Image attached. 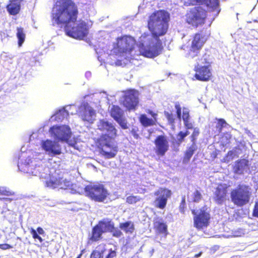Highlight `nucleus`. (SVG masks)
I'll list each match as a JSON object with an SVG mask.
<instances>
[{
	"mask_svg": "<svg viewBox=\"0 0 258 258\" xmlns=\"http://www.w3.org/2000/svg\"><path fill=\"white\" fill-rule=\"evenodd\" d=\"M172 192L171 190L165 188L160 187L154 193L155 196H158L155 200V207L164 209L167 205L168 199L171 197Z\"/></svg>",
	"mask_w": 258,
	"mask_h": 258,
	"instance_id": "14",
	"label": "nucleus"
},
{
	"mask_svg": "<svg viewBox=\"0 0 258 258\" xmlns=\"http://www.w3.org/2000/svg\"><path fill=\"white\" fill-rule=\"evenodd\" d=\"M153 228L156 234L161 235V237L166 238L169 233L168 226L166 223L163 221H157L154 222Z\"/></svg>",
	"mask_w": 258,
	"mask_h": 258,
	"instance_id": "22",
	"label": "nucleus"
},
{
	"mask_svg": "<svg viewBox=\"0 0 258 258\" xmlns=\"http://www.w3.org/2000/svg\"><path fill=\"white\" fill-rule=\"evenodd\" d=\"M122 104L128 111L136 110L139 105L138 92L135 90H128L123 96Z\"/></svg>",
	"mask_w": 258,
	"mask_h": 258,
	"instance_id": "13",
	"label": "nucleus"
},
{
	"mask_svg": "<svg viewBox=\"0 0 258 258\" xmlns=\"http://www.w3.org/2000/svg\"><path fill=\"white\" fill-rule=\"evenodd\" d=\"M6 9L11 15H16L19 13L21 9V2L19 0H10Z\"/></svg>",
	"mask_w": 258,
	"mask_h": 258,
	"instance_id": "23",
	"label": "nucleus"
},
{
	"mask_svg": "<svg viewBox=\"0 0 258 258\" xmlns=\"http://www.w3.org/2000/svg\"><path fill=\"white\" fill-rule=\"evenodd\" d=\"M252 195L250 186L244 183H239L230 192L231 201L238 207H243L249 203Z\"/></svg>",
	"mask_w": 258,
	"mask_h": 258,
	"instance_id": "4",
	"label": "nucleus"
},
{
	"mask_svg": "<svg viewBox=\"0 0 258 258\" xmlns=\"http://www.w3.org/2000/svg\"><path fill=\"white\" fill-rule=\"evenodd\" d=\"M49 131L51 136L58 142H67L71 137V130L68 125L53 126L50 128Z\"/></svg>",
	"mask_w": 258,
	"mask_h": 258,
	"instance_id": "12",
	"label": "nucleus"
},
{
	"mask_svg": "<svg viewBox=\"0 0 258 258\" xmlns=\"http://www.w3.org/2000/svg\"><path fill=\"white\" fill-rule=\"evenodd\" d=\"M217 121L216 126L213 129L215 136H218L222 131L223 128L228 125V123L223 118H216Z\"/></svg>",
	"mask_w": 258,
	"mask_h": 258,
	"instance_id": "28",
	"label": "nucleus"
},
{
	"mask_svg": "<svg viewBox=\"0 0 258 258\" xmlns=\"http://www.w3.org/2000/svg\"><path fill=\"white\" fill-rule=\"evenodd\" d=\"M197 150L196 146L191 145L189 147L184 153L182 159V162L183 164H186L189 163L191 157Z\"/></svg>",
	"mask_w": 258,
	"mask_h": 258,
	"instance_id": "27",
	"label": "nucleus"
},
{
	"mask_svg": "<svg viewBox=\"0 0 258 258\" xmlns=\"http://www.w3.org/2000/svg\"><path fill=\"white\" fill-rule=\"evenodd\" d=\"M154 151L158 157H163L169 150V141L164 135L157 136L154 142Z\"/></svg>",
	"mask_w": 258,
	"mask_h": 258,
	"instance_id": "11",
	"label": "nucleus"
},
{
	"mask_svg": "<svg viewBox=\"0 0 258 258\" xmlns=\"http://www.w3.org/2000/svg\"><path fill=\"white\" fill-rule=\"evenodd\" d=\"M82 255V253H81L80 254L78 255V256L76 258H81Z\"/></svg>",
	"mask_w": 258,
	"mask_h": 258,
	"instance_id": "56",
	"label": "nucleus"
},
{
	"mask_svg": "<svg viewBox=\"0 0 258 258\" xmlns=\"http://www.w3.org/2000/svg\"><path fill=\"white\" fill-rule=\"evenodd\" d=\"M13 248V246L7 243L0 244V249L2 250H6Z\"/></svg>",
	"mask_w": 258,
	"mask_h": 258,
	"instance_id": "45",
	"label": "nucleus"
},
{
	"mask_svg": "<svg viewBox=\"0 0 258 258\" xmlns=\"http://www.w3.org/2000/svg\"><path fill=\"white\" fill-rule=\"evenodd\" d=\"M109 232L112 233V236L116 238H119L123 235V233L121 230L118 229L117 228L115 227L114 226L113 229H112L111 231H109Z\"/></svg>",
	"mask_w": 258,
	"mask_h": 258,
	"instance_id": "41",
	"label": "nucleus"
},
{
	"mask_svg": "<svg viewBox=\"0 0 258 258\" xmlns=\"http://www.w3.org/2000/svg\"><path fill=\"white\" fill-rule=\"evenodd\" d=\"M257 111H258V108H257Z\"/></svg>",
	"mask_w": 258,
	"mask_h": 258,
	"instance_id": "58",
	"label": "nucleus"
},
{
	"mask_svg": "<svg viewBox=\"0 0 258 258\" xmlns=\"http://www.w3.org/2000/svg\"><path fill=\"white\" fill-rule=\"evenodd\" d=\"M79 15L76 3L72 0H59L52 8L51 18L53 24L63 27L66 34L75 39L83 40L89 33L87 23L80 21L76 27L70 28L71 24H75Z\"/></svg>",
	"mask_w": 258,
	"mask_h": 258,
	"instance_id": "2",
	"label": "nucleus"
},
{
	"mask_svg": "<svg viewBox=\"0 0 258 258\" xmlns=\"http://www.w3.org/2000/svg\"><path fill=\"white\" fill-rule=\"evenodd\" d=\"M200 63L195 67L194 77L197 80L202 82L210 81L212 77L211 63L209 55L205 53L199 59Z\"/></svg>",
	"mask_w": 258,
	"mask_h": 258,
	"instance_id": "5",
	"label": "nucleus"
},
{
	"mask_svg": "<svg viewBox=\"0 0 258 258\" xmlns=\"http://www.w3.org/2000/svg\"><path fill=\"white\" fill-rule=\"evenodd\" d=\"M177 140L176 141V143L178 145H180L184 141V138H185L183 131H180L176 135Z\"/></svg>",
	"mask_w": 258,
	"mask_h": 258,
	"instance_id": "38",
	"label": "nucleus"
},
{
	"mask_svg": "<svg viewBox=\"0 0 258 258\" xmlns=\"http://www.w3.org/2000/svg\"><path fill=\"white\" fill-rule=\"evenodd\" d=\"M97 127L100 131L107 133L102 134L96 141L100 154L107 159L115 157L118 152V146L115 141L117 135L116 128L111 123L104 119L99 121Z\"/></svg>",
	"mask_w": 258,
	"mask_h": 258,
	"instance_id": "3",
	"label": "nucleus"
},
{
	"mask_svg": "<svg viewBox=\"0 0 258 258\" xmlns=\"http://www.w3.org/2000/svg\"><path fill=\"white\" fill-rule=\"evenodd\" d=\"M184 125L187 130L192 129L193 128L192 124L189 122V120L183 121Z\"/></svg>",
	"mask_w": 258,
	"mask_h": 258,
	"instance_id": "47",
	"label": "nucleus"
},
{
	"mask_svg": "<svg viewBox=\"0 0 258 258\" xmlns=\"http://www.w3.org/2000/svg\"><path fill=\"white\" fill-rule=\"evenodd\" d=\"M36 239H37L39 241V242H40V243L42 242H43V239L42 238V237H40L39 235L38 237V238H37Z\"/></svg>",
	"mask_w": 258,
	"mask_h": 258,
	"instance_id": "53",
	"label": "nucleus"
},
{
	"mask_svg": "<svg viewBox=\"0 0 258 258\" xmlns=\"http://www.w3.org/2000/svg\"><path fill=\"white\" fill-rule=\"evenodd\" d=\"M141 200V198L138 196L131 195L126 197V202L130 205H132L140 201Z\"/></svg>",
	"mask_w": 258,
	"mask_h": 258,
	"instance_id": "34",
	"label": "nucleus"
},
{
	"mask_svg": "<svg viewBox=\"0 0 258 258\" xmlns=\"http://www.w3.org/2000/svg\"><path fill=\"white\" fill-rule=\"evenodd\" d=\"M205 4L209 8L216 9L219 5V2L218 0H206Z\"/></svg>",
	"mask_w": 258,
	"mask_h": 258,
	"instance_id": "35",
	"label": "nucleus"
},
{
	"mask_svg": "<svg viewBox=\"0 0 258 258\" xmlns=\"http://www.w3.org/2000/svg\"><path fill=\"white\" fill-rule=\"evenodd\" d=\"M57 185V188L66 189L70 187V183L69 180H67L66 179H63V178L62 177H60L59 183Z\"/></svg>",
	"mask_w": 258,
	"mask_h": 258,
	"instance_id": "32",
	"label": "nucleus"
},
{
	"mask_svg": "<svg viewBox=\"0 0 258 258\" xmlns=\"http://www.w3.org/2000/svg\"><path fill=\"white\" fill-rule=\"evenodd\" d=\"M252 215L258 218V200L255 203L252 211Z\"/></svg>",
	"mask_w": 258,
	"mask_h": 258,
	"instance_id": "44",
	"label": "nucleus"
},
{
	"mask_svg": "<svg viewBox=\"0 0 258 258\" xmlns=\"http://www.w3.org/2000/svg\"><path fill=\"white\" fill-rule=\"evenodd\" d=\"M110 116L118 123L121 128H128L126 118L124 116L123 111L117 105H112L110 110Z\"/></svg>",
	"mask_w": 258,
	"mask_h": 258,
	"instance_id": "16",
	"label": "nucleus"
},
{
	"mask_svg": "<svg viewBox=\"0 0 258 258\" xmlns=\"http://www.w3.org/2000/svg\"><path fill=\"white\" fill-rule=\"evenodd\" d=\"M146 191V189L145 188L143 189V192L144 193Z\"/></svg>",
	"mask_w": 258,
	"mask_h": 258,
	"instance_id": "57",
	"label": "nucleus"
},
{
	"mask_svg": "<svg viewBox=\"0 0 258 258\" xmlns=\"http://www.w3.org/2000/svg\"><path fill=\"white\" fill-rule=\"evenodd\" d=\"M202 198V196L198 190H196L192 194V202L195 203L199 202Z\"/></svg>",
	"mask_w": 258,
	"mask_h": 258,
	"instance_id": "39",
	"label": "nucleus"
},
{
	"mask_svg": "<svg viewBox=\"0 0 258 258\" xmlns=\"http://www.w3.org/2000/svg\"><path fill=\"white\" fill-rule=\"evenodd\" d=\"M136 42L135 39L129 35L117 37L114 47V52L120 56L130 54L134 49Z\"/></svg>",
	"mask_w": 258,
	"mask_h": 258,
	"instance_id": "8",
	"label": "nucleus"
},
{
	"mask_svg": "<svg viewBox=\"0 0 258 258\" xmlns=\"http://www.w3.org/2000/svg\"><path fill=\"white\" fill-rule=\"evenodd\" d=\"M249 169V161L248 159H239L235 162L233 167V172L235 174L242 175L244 172Z\"/></svg>",
	"mask_w": 258,
	"mask_h": 258,
	"instance_id": "20",
	"label": "nucleus"
},
{
	"mask_svg": "<svg viewBox=\"0 0 258 258\" xmlns=\"http://www.w3.org/2000/svg\"><path fill=\"white\" fill-rule=\"evenodd\" d=\"M56 115L58 119H62L64 116L67 117L69 115V113L65 109H62L56 113Z\"/></svg>",
	"mask_w": 258,
	"mask_h": 258,
	"instance_id": "42",
	"label": "nucleus"
},
{
	"mask_svg": "<svg viewBox=\"0 0 258 258\" xmlns=\"http://www.w3.org/2000/svg\"><path fill=\"white\" fill-rule=\"evenodd\" d=\"M194 215V226L198 230L207 228L210 224V210L207 206H204L199 210H191Z\"/></svg>",
	"mask_w": 258,
	"mask_h": 258,
	"instance_id": "6",
	"label": "nucleus"
},
{
	"mask_svg": "<svg viewBox=\"0 0 258 258\" xmlns=\"http://www.w3.org/2000/svg\"><path fill=\"white\" fill-rule=\"evenodd\" d=\"M41 147L46 152L53 155H60L61 153L60 145L57 143L51 140L43 141Z\"/></svg>",
	"mask_w": 258,
	"mask_h": 258,
	"instance_id": "19",
	"label": "nucleus"
},
{
	"mask_svg": "<svg viewBox=\"0 0 258 258\" xmlns=\"http://www.w3.org/2000/svg\"><path fill=\"white\" fill-rule=\"evenodd\" d=\"M186 17V22L188 24L198 27L205 23L207 11L201 6H196L189 10Z\"/></svg>",
	"mask_w": 258,
	"mask_h": 258,
	"instance_id": "9",
	"label": "nucleus"
},
{
	"mask_svg": "<svg viewBox=\"0 0 258 258\" xmlns=\"http://www.w3.org/2000/svg\"><path fill=\"white\" fill-rule=\"evenodd\" d=\"M119 227L126 234H132L135 231V226L132 221L120 223Z\"/></svg>",
	"mask_w": 258,
	"mask_h": 258,
	"instance_id": "29",
	"label": "nucleus"
},
{
	"mask_svg": "<svg viewBox=\"0 0 258 258\" xmlns=\"http://www.w3.org/2000/svg\"><path fill=\"white\" fill-rule=\"evenodd\" d=\"M97 224L103 230H104L105 233L111 231V230L113 229L114 223L111 219L104 218L100 220Z\"/></svg>",
	"mask_w": 258,
	"mask_h": 258,
	"instance_id": "26",
	"label": "nucleus"
},
{
	"mask_svg": "<svg viewBox=\"0 0 258 258\" xmlns=\"http://www.w3.org/2000/svg\"><path fill=\"white\" fill-rule=\"evenodd\" d=\"M175 108L176 109V113L177 117L180 120L181 117L183 121L188 120L189 119V111L187 108L184 107L183 108V112L181 115V107L178 102L175 104Z\"/></svg>",
	"mask_w": 258,
	"mask_h": 258,
	"instance_id": "25",
	"label": "nucleus"
},
{
	"mask_svg": "<svg viewBox=\"0 0 258 258\" xmlns=\"http://www.w3.org/2000/svg\"><path fill=\"white\" fill-rule=\"evenodd\" d=\"M30 233L31 234L32 237L36 239L38 237L39 235L37 234V231L33 228H31L30 230Z\"/></svg>",
	"mask_w": 258,
	"mask_h": 258,
	"instance_id": "46",
	"label": "nucleus"
},
{
	"mask_svg": "<svg viewBox=\"0 0 258 258\" xmlns=\"http://www.w3.org/2000/svg\"><path fill=\"white\" fill-rule=\"evenodd\" d=\"M196 2L198 3H200V4H204L206 2V0H196Z\"/></svg>",
	"mask_w": 258,
	"mask_h": 258,
	"instance_id": "52",
	"label": "nucleus"
},
{
	"mask_svg": "<svg viewBox=\"0 0 258 258\" xmlns=\"http://www.w3.org/2000/svg\"><path fill=\"white\" fill-rule=\"evenodd\" d=\"M37 232L39 234H44V230L42 229V228L40 227H38L37 228Z\"/></svg>",
	"mask_w": 258,
	"mask_h": 258,
	"instance_id": "49",
	"label": "nucleus"
},
{
	"mask_svg": "<svg viewBox=\"0 0 258 258\" xmlns=\"http://www.w3.org/2000/svg\"><path fill=\"white\" fill-rule=\"evenodd\" d=\"M217 152L216 151H215L213 152L211 154V157L212 158V159H215L217 157Z\"/></svg>",
	"mask_w": 258,
	"mask_h": 258,
	"instance_id": "50",
	"label": "nucleus"
},
{
	"mask_svg": "<svg viewBox=\"0 0 258 258\" xmlns=\"http://www.w3.org/2000/svg\"><path fill=\"white\" fill-rule=\"evenodd\" d=\"M85 194L91 200L103 202L109 195L108 190L102 184H88L84 188Z\"/></svg>",
	"mask_w": 258,
	"mask_h": 258,
	"instance_id": "7",
	"label": "nucleus"
},
{
	"mask_svg": "<svg viewBox=\"0 0 258 258\" xmlns=\"http://www.w3.org/2000/svg\"><path fill=\"white\" fill-rule=\"evenodd\" d=\"M234 154V152L233 151H229L228 152L227 155H226V156H232Z\"/></svg>",
	"mask_w": 258,
	"mask_h": 258,
	"instance_id": "51",
	"label": "nucleus"
},
{
	"mask_svg": "<svg viewBox=\"0 0 258 258\" xmlns=\"http://www.w3.org/2000/svg\"><path fill=\"white\" fill-rule=\"evenodd\" d=\"M104 233V230H103L97 224L92 229L89 241L91 242H95L101 240L102 239V234Z\"/></svg>",
	"mask_w": 258,
	"mask_h": 258,
	"instance_id": "24",
	"label": "nucleus"
},
{
	"mask_svg": "<svg viewBox=\"0 0 258 258\" xmlns=\"http://www.w3.org/2000/svg\"><path fill=\"white\" fill-rule=\"evenodd\" d=\"M146 112L151 116V118L148 117L145 114H141L139 117V120L141 124L144 127H148L156 125L157 122L158 114L150 109H147Z\"/></svg>",
	"mask_w": 258,
	"mask_h": 258,
	"instance_id": "18",
	"label": "nucleus"
},
{
	"mask_svg": "<svg viewBox=\"0 0 258 258\" xmlns=\"http://www.w3.org/2000/svg\"><path fill=\"white\" fill-rule=\"evenodd\" d=\"M95 115V110L88 103L84 104L83 109L81 111V117L83 120L92 123Z\"/></svg>",
	"mask_w": 258,
	"mask_h": 258,
	"instance_id": "21",
	"label": "nucleus"
},
{
	"mask_svg": "<svg viewBox=\"0 0 258 258\" xmlns=\"http://www.w3.org/2000/svg\"><path fill=\"white\" fill-rule=\"evenodd\" d=\"M228 195V186L224 183H219L215 188L213 199L218 204H223L227 199Z\"/></svg>",
	"mask_w": 258,
	"mask_h": 258,
	"instance_id": "17",
	"label": "nucleus"
},
{
	"mask_svg": "<svg viewBox=\"0 0 258 258\" xmlns=\"http://www.w3.org/2000/svg\"><path fill=\"white\" fill-rule=\"evenodd\" d=\"M59 178L60 177H58V178L55 177H51L49 180L45 181L46 186L52 188H57V184L59 183Z\"/></svg>",
	"mask_w": 258,
	"mask_h": 258,
	"instance_id": "30",
	"label": "nucleus"
},
{
	"mask_svg": "<svg viewBox=\"0 0 258 258\" xmlns=\"http://www.w3.org/2000/svg\"><path fill=\"white\" fill-rule=\"evenodd\" d=\"M169 14L163 10H157L149 17L147 27L151 32H144L139 38L138 47L141 55L154 58L163 50L159 37L165 35L168 29Z\"/></svg>",
	"mask_w": 258,
	"mask_h": 258,
	"instance_id": "1",
	"label": "nucleus"
},
{
	"mask_svg": "<svg viewBox=\"0 0 258 258\" xmlns=\"http://www.w3.org/2000/svg\"><path fill=\"white\" fill-rule=\"evenodd\" d=\"M17 32L16 35L18 39V44L20 46H21L25 41L26 35L23 28L18 27L17 28Z\"/></svg>",
	"mask_w": 258,
	"mask_h": 258,
	"instance_id": "31",
	"label": "nucleus"
},
{
	"mask_svg": "<svg viewBox=\"0 0 258 258\" xmlns=\"http://www.w3.org/2000/svg\"><path fill=\"white\" fill-rule=\"evenodd\" d=\"M15 200L14 198H0L1 201H8V202H11L13 200Z\"/></svg>",
	"mask_w": 258,
	"mask_h": 258,
	"instance_id": "48",
	"label": "nucleus"
},
{
	"mask_svg": "<svg viewBox=\"0 0 258 258\" xmlns=\"http://www.w3.org/2000/svg\"><path fill=\"white\" fill-rule=\"evenodd\" d=\"M186 207L185 198L184 197H182L181 201L179 206V209L181 213H184L185 212V208Z\"/></svg>",
	"mask_w": 258,
	"mask_h": 258,
	"instance_id": "43",
	"label": "nucleus"
},
{
	"mask_svg": "<svg viewBox=\"0 0 258 258\" xmlns=\"http://www.w3.org/2000/svg\"><path fill=\"white\" fill-rule=\"evenodd\" d=\"M209 36V35H205L202 32L194 34L191 36L190 45L187 53L188 56L190 58L198 56Z\"/></svg>",
	"mask_w": 258,
	"mask_h": 258,
	"instance_id": "10",
	"label": "nucleus"
},
{
	"mask_svg": "<svg viewBox=\"0 0 258 258\" xmlns=\"http://www.w3.org/2000/svg\"><path fill=\"white\" fill-rule=\"evenodd\" d=\"M131 133L135 139H139L140 138V130L137 126H134L131 130Z\"/></svg>",
	"mask_w": 258,
	"mask_h": 258,
	"instance_id": "37",
	"label": "nucleus"
},
{
	"mask_svg": "<svg viewBox=\"0 0 258 258\" xmlns=\"http://www.w3.org/2000/svg\"><path fill=\"white\" fill-rule=\"evenodd\" d=\"M164 114L170 124L173 125L175 123V117L172 112L164 111Z\"/></svg>",
	"mask_w": 258,
	"mask_h": 258,
	"instance_id": "36",
	"label": "nucleus"
},
{
	"mask_svg": "<svg viewBox=\"0 0 258 258\" xmlns=\"http://www.w3.org/2000/svg\"><path fill=\"white\" fill-rule=\"evenodd\" d=\"M117 252L116 250L110 248L107 249L106 244H99L92 252L90 258H115Z\"/></svg>",
	"mask_w": 258,
	"mask_h": 258,
	"instance_id": "15",
	"label": "nucleus"
},
{
	"mask_svg": "<svg viewBox=\"0 0 258 258\" xmlns=\"http://www.w3.org/2000/svg\"><path fill=\"white\" fill-rule=\"evenodd\" d=\"M202 254V252H200L199 253H198V254H196L195 255V257H198L199 256H200Z\"/></svg>",
	"mask_w": 258,
	"mask_h": 258,
	"instance_id": "55",
	"label": "nucleus"
},
{
	"mask_svg": "<svg viewBox=\"0 0 258 258\" xmlns=\"http://www.w3.org/2000/svg\"><path fill=\"white\" fill-rule=\"evenodd\" d=\"M0 195L5 196L7 197L13 196L15 195V192L7 189L6 188H1L0 189Z\"/></svg>",
	"mask_w": 258,
	"mask_h": 258,
	"instance_id": "40",
	"label": "nucleus"
},
{
	"mask_svg": "<svg viewBox=\"0 0 258 258\" xmlns=\"http://www.w3.org/2000/svg\"><path fill=\"white\" fill-rule=\"evenodd\" d=\"M200 135V130L198 127L194 128L193 132L190 136V140L192 146H196V141L198 136Z\"/></svg>",
	"mask_w": 258,
	"mask_h": 258,
	"instance_id": "33",
	"label": "nucleus"
},
{
	"mask_svg": "<svg viewBox=\"0 0 258 258\" xmlns=\"http://www.w3.org/2000/svg\"><path fill=\"white\" fill-rule=\"evenodd\" d=\"M183 134L186 137L188 134H189V132L188 131H186L185 132H183Z\"/></svg>",
	"mask_w": 258,
	"mask_h": 258,
	"instance_id": "54",
	"label": "nucleus"
}]
</instances>
